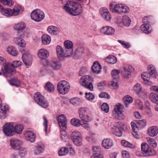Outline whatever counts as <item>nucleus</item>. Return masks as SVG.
Masks as SVG:
<instances>
[{"label": "nucleus", "mask_w": 158, "mask_h": 158, "mask_svg": "<svg viewBox=\"0 0 158 158\" xmlns=\"http://www.w3.org/2000/svg\"><path fill=\"white\" fill-rule=\"evenodd\" d=\"M64 44L65 50H67L69 55L71 56L73 52V43L72 41L67 40L65 41Z\"/></svg>", "instance_id": "aec40b11"}, {"label": "nucleus", "mask_w": 158, "mask_h": 158, "mask_svg": "<svg viewBox=\"0 0 158 158\" xmlns=\"http://www.w3.org/2000/svg\"><path fill=\"white\" fill-rule=\"evenodd\" d=\"M131 125L133 131H137L139 128L137 123L136 124L134 122H131Z\"/></svg>", "instance_id": "338daca9"}, {"label": "nucleus", "mask_w": 158, "mask_h": 158, "mask_svg": "<svg viewBox=\"0 0 158 158\" xmlns=\"http://www.w3.org/2000/svg\"><path fill=\"white\" fill-rule=\"evenodd\" d=\"M123 128L115 126H114L111 128V131L112 133L115 136L118 137H121L122 136V133L121 131Z\"/></svg>", "instance_id": "412c9836"}, {"label": "nucleus", "mask_w": 158, "mask_h": 158, "mask_svg": "<svg viewBox=\"0 0 158 158\" xmlns=\"http://www.w3.org/2000/svg\"><path fill=\"white\" fill-rule=\"evenodd\" d=\"M1 3L4 5H7L10 6L13 3L11 0H0V3Z\"/></svg>", "instance_id": "6e6d98bb"}, {"label": "nucleus", "mask_w": 158, "mask_h": 158, "mask_svg": "<svg viewBox=\"0 0 158 158\" xmlns=\"http://www.w3.org/2000/svg\"><path fill=\"white\" fill-rule=\"evenodd\" d=\"M31 18L36 22H40L45 17V14L43 11L40 9L34 10L31 14Z\"/></svg>", "instance_id": "0eeeda50"}, {"label": "nucleus", "mask_w": 158, "mask_h": 158, "mask_svg": "<svg viewBox=\"0 0 158 158\" xmlns=\"http://www.w3.org/2000/svg\"><path fill=\"white\" fill-rule=\"evenodd\" d=\"M113 141L110 139H106L103 140L102 145L106 149H109L113 145Z\"/></svg>", "instance_id": "393cba45"}, {"label": "nucleus", "mask_w": 158, "mask_h": 158, "mask_svg": "<svg viewBox=\"0 0 158 158\" xmlns=\"http://www.w3.org/2000/svg\"><path fill=\"white\" fill-rule=\"evenodd\" d=\"M92 69L94 73L98 74L101 71L102 67L98 61H95L93 63L92 66Z\"/></svg>", "instance_id": "4be33fe9"}, {"label": "nucleus", "mask_w": 158, "mask_h": 158, "mask_svg": "<svg viewBox=\"0 0 158 158\" xmlns=\"http://www.w3.org/2000/svg\"><path fill=\"white\" fill-rule=\"evenodd\" d=\"M92 80L91 77L88 75H85L81 78L80 80V83L81 85L92 91L93 89V86L91 82Z\"/></svg>", "instance_id": "20e7f679"}, {"label": "nucleus", "mask_w": 158, "mask_h": 158, "mask_svg": "<svg viewBox=\"0 0 158 158\" xmlns=\"http://www.w3.org/2000/svg\"><path fill=\"white\" fill-rule=\"evenodd\" d=\"M84 49L83 48H78L76 50L75 52V55L78 56H81L84 53Z\"/></svg>", "instance_id": "5fc2aeb1"}, {"label": "nucleus", "mask_w": 158, "mask_h": 158, "mask_svg": "<svg viewBox=\"0 0 158 158\" xmlns=\"http://www.w3.org/2000/svg\"><path fill=\"white\" fill-rule=\"evenodd\" d=\"M10 141L11 148L16 150L19 149L22 144L21 141L19 139L16 138L11 139Z\"/></svg>", "instance_id": "2eb2a0df"}, {"label": "nucleus", "mask_w": 158, "mask_h": 158, "mask_svg": "<svg viewBox=\"0 0 158 158\" xmlns=\"http://www.w3.org/2000/svg\"><path fill=\"white\" fill-rule=\"evenodd\" d=\"M131 22L130 18L127 16H124L123 18V23L124 26L128 27Z\"/></svg>", "instance_id": "ea45409f"}, {"label": "nucleus", "mask_w": 158, "mask_h": 158, "mask_svg": "<svg viewBox=\"0 0 158 158\" xmlns=\"http://www.w3.org/2000/svg\"><path fill=\"white\" fill-rule=\"evenodd\" d=\"M9 82L10 85H12L18 87L20 85V82L17 78H13L9 81Z\"/></svg>", "instance_id": "58836bf2"}, {"label": "nucleus", "mask_w": 158, "mask_h": 158, "mask_svg": "<svg viewBox=\"0 0 158 158\" xmlns=\"http://www.w3.org/2000/svg\"><path fill=\"white\" fill-rule=\"evenodd\" d=\"M85 97L87 100L90 101H92L95 98L94 96L90 92L86 93Z\"/></svg>", "instance_id": "603ef678"}, {"label": "nucleus", "mask_w": 158, "mask_h": 158, "mask_svg": "<svg viewBox=\"0 0 158 158\" xmlns=\"http://www.w3.org/2000/svg\"><path fill=\"white\" fill-rule=\"evenodd\" d=\"M99 97L101 98H105L107 99H110V96L106 92H102L99 95Z\"/></svg>", "instance_id": "69168bd1"}, {"label": "nucleus", "mask_w": 158, "mask_h": 158, "mask_svg": "<svg viewBox=\"0 0 158 158\" xmlns=\"http://www.w3.org/2000/svg\"><path fill=\"white\" fill-rule=\"evenodd\" d=\"M114 118L116 120H123L125 116L122 113V111H113Z\"/></svg>", "instance_id": "a878e982"}, {"label": "nucleus", "mask_w": 158, "mask_h": 158, "mask_svg": "<svg viewBox=\"0 0 158 158\" xmlns=\"http://www.w3.org/2000/svg\"><path fill=\"white\" fill-rule=\"evenodd\" d=\"M12 125L7 123L3 126V131L7 136H12L15 134Z\"/></svg>", "instance_id": "9b49d317"}, {"label": "nucleus", "mask_w": 158, "mask_h": 158, "mask_svg": "<svg viewBox=\"0 0 158 158\" xmlns=\"http://www.w3.org/2000/svg\"><path fill=\"white\" fill-rule=\"evenodd\" d=\"M42 43L44 45L49 44L51 42V39L50 37L47 35H44L41 37Z\"/></svg>", "instance_id": "c756f323"}, {"label": "nucleus", "mask_w": 158, "mask_h": 158, "mask_svg": "<svg viewBox=\"0 0 158 158\" xmlns=\"http://www.w3.org/2000/svg\"><path fill=\"white\" fill-rule=\"evenodd\" d=\"M87 114L86 109L84 107H82L79 109V116L81 115V117L82 115Z\"/></svg>", "instance_id": "bf43d9fd"}, {"label": "nucleus", "mask_w": 158, "mask_h": 158, "mask_svg": "<svg viewBox=\"0 0 158 158\" xmlns=\"http://www.w3.org/2000/svg\"><path fill=\"white\" fill-rule=\"evenodd\" d=\"M26 136L27 140L31 142H34L35 140V136L33 133L31 131H27L26 133Z\"/></svg>", "instance_id": "c85d7f7f"}, {"label": "nucleus", "mask_w": 158, "mask_h": 158, "mask_svg": "<svg viewBox=\"0 0 158 158\" xmlns=\"http://www.w3.org/2000/svg\"><path fill=\"white\" fill-rule=\"evenodd\" d=\"M58 120L60 127L61 129L64 130L67 127V122L65 116L64 114L60 115L58 117Z\"/></svg>", "instance_id": "4468645a"}, {"label": "nucleus", "mask_w": 158, "mask_h": 158, "mask_svg": "<svg viewBox=\"0 0 158 158\" xmlns=\"http://www.w3.org/2000/svg\"><path fill=\"white\" fill-rule=\"evenodd\" d=\"M72 140L75 145L77 146H81L82 144V139L81 137H78Z\"/></svg>", "instance_id": "8fccbe9b"}, {"label": "nucleus", "mask_w": 158, "mask_h": 158, "mask_svg": "<svg viewBox=\"0 0 158 158\" xmlns=\"http://www.w3.org/2000/svg\"><path fill=\"white\" fill-rule=\"evenodd\" d=\"M48 31L50 33L53 35H56L60 32V30L56 27L50 26L48 27Z\"/></svg>", "instance_id": "bb28decb"}, {"label": "nucleus", "mask_w": 158, "mask_h": 158, "mask_svg": "<svg viewBox=\"0 0 158 158\" xmlns=\"http://www.w3.org/2000/svg\"><path fill=\"white\" fill-rule=\"evenodd\" d=\"M79 116L80 118L84 122H88L89 121V116H88L87 114L83 115L82 117L81 115Z\"/></svg>", "instance_id": "0e129e2a"}, {"label": "nucleus", "mask_w": 158, "mask_h": 158, "mask_svg": "<svg viewBox=\"0 0 158 158\" xmlns=\"http://www.w3.org/2000/svg\"><path fill=\"white\" fill-rule=\"evenodd\" d=\"M19 150V154L21 157L24 156L26 153L27 150L26 149L24 148L20 147Z\"/></svg>", "instance_id": "3c124183"}, {"label": "nucleus", "mask_w": 158, "mask_h": 158, "mask_svg": "<svg viewBox=\"0 0 158 158\" xmlns=\"http://www.w3.org/2000/svg\"><path fill=\"white\" fill-rule=\"evenodd\" d=\"M20 8L16 7L13 10L10 9H5L2 6H0V12L2 14L7 17H10L12 15H18L19 12Z\"/></svg>", "instance_id": "7ed1b4c3"}, {"label": "nucleus", "mask_w": 158, "mask_h": 158, "mask_svg": "<svg viewBox=\"0 0 158 158\" xmlns=\"http://www.w3.org/2000/svg\"><path fill=\"white\" fill-rule=\"evenodd\" d=\"M34 99L35 102L39 105L44 108H47L48 104L44 97L39 93H35L34 95Z\"/></svg>", "instance_id": "423d86ee"}, {"label": "nucleus", "mask_w": 158, "mask_h": 158, "mask_svg": "<svg viewBox=\"0 0 158 158\" xmlns=\"http://www.w3.org/2000/svg\"><path fill=\"white\" fill-rule=\"evenodd\" d=\"M44 149L40 145H38L34 150V151L35 154H38L43 152Z\"/></svg>", "instance_id": "49530a36"}, {"label": "nucleus", "mask_w": 158, "mask_h": 158, "mask_svg": "<svg viewBox=\"0 0 158 158\" xmlns=\"http://www.w3.org/2000/svg\"><path fill=\"white\" fill-rule=\"evenodd\" d=\"M100 13L102 18L106 20H110L111 17L110 12L106 7H103L100 10Z\"/></svg>", "instance_id": "dca6fc26"}, {"label": "nucleus", "mask_w": 158, "mask_h": 158, "mask_svg": "<svg viewBox=\"0 0 158 158\" xmlns=\"http://www.w3.org/2000/svg\"><path fill=\"white\" fill-rule=\"evenodd\" d=\"M121 143L122 145L125 147L132 148V144L126 140H122Z\"/></svg>", "instance_id": "4d7b16f0"}, {"label": "nucleus", "mask_w": 158, "mask_h": 158, "mask_svg": "<svg viewBox=\"0 0 158 158\" xmlns=\"http://www.w3.org/2000/svg\"><path fill=\"white\" fill-rule=\"evenodd\" d=\"M120 73L118 70L114 69L112 71L111 74L114 80L118 79L119 78V74Z\"/></svg>", "instance_id": "79ce46f5"}, {"label": "nucleus", "mask_w": 158, "mask_h": 158, "mask_svg": "<svg viewBox=\"0 0 158 158\" xmlns=\"http://www.w3.org/2000/svg\"><path fill=\"white\" fill-rule=\"evenodd\" d=\"M118 42L124 48H127L130 47L129 44L127 42L121 40H118Z\"/></svg>", "instance_id": "680f3d73"}, {"label": "nucleus", "mask_w": 158, "mask_h": 158, "mask_svg": "<svg viewBox=\"0 0 158 158\" xmlns=\"http://www.w3.org/2000/svg\"><path fill=\"white\" fill-rule=\"evenodd\" d=\"M14 42L19 46L24 47L25 46V44L24 43V40L21 38L19 37H15L14 39Z\"/></svg>", "instance_id": "2f4dec72"}, {"label": "nucleus", "mask_w": 158, "mask_h": 158, "mask_svg": "<svg viewBox=\"0 0 158 158\" xmlns=\"http://www.w3.org/2000/svg\"><path fill=\"white\" fill-rule=\"evenodd\" d=\"M148 143L150 145L154 148H155L157 146V143L152 138L148 137L147 138Z\"/></svg>", "instance_id": "37998d69"}, {"label": "nucleus", "mask_w": 158, "mask_h": 158, "mask_svg": "<svg viewBox=\"0 0 158 158\" xmlns=\"http://www.w3.org/2000/svg\"><path fill=\"white\" fill-rule=\"evenodd\" d=\"M134 71V68L132 66L128 65L122 68L121 73L125 78H128L131 77V72Z\"/></svg>", "instance_id": "f8f14e48"}, {"label": "nucleus", "mask_w": 158, "mask_h": 158, "mask_svg": "<svg viewBox=\"0 0 158 158\" xmlns=\"http://www.w3.org/2000/svg\"><path fill=\"white\" fill-rule=\"evenodd\" d=\"M101 109L102 111L107 113L109 111V105L107 103H104L101 106Z\"/></svg>", "instance_id": "864d4df0"}, {"label": "nucleus", "mask_w": 158, "mask_h": 158, "mask_svg": "<svg viewBox=\"0 0 158 158\" xmlns=\"http://www.w3.org/2000/svg\"><path fill=\"white\" fill-rule=\"evenodd\" d=\"M148 17H146L143 19V20L144 23L141 26V29L142 31L146 34H150L152 32V30L149 27V22L148 21Z\"/></svg>", "instance_id": "ddd939ff"}, {"label": "nucleus", "mask_w": 158, "mask_h": 158, "mask_svg": "<svg viewBox=\"0 0 158 158\" xmlns=\"http://www.w3.org/2000/svg\"><path fill=\"white\" fill-rule=\"evenodd\" d=\"M148 135L151 137H154L158 134V127L156 126H152L149 128L148 130Z\"/></svg>", "instance_id": "b1692460"}, {"label": "nucleus", "mask_w": 158, "mask_h": 158, "mask_svg": "<svg viewBox=\"0 0 158 158\" xmlns=\"http://www.w3.org/2000/svg\"><path fill=\"white\" fill-rule=\"evenodd\" d=\"M148 72L145 73L144 75H142V78L144 81L147 80L148 77L150 76L152 78H156L157 73L156 72L155 70L154 69L153 66L149 65L148 66Z\"/></svg>", "instance_id": "1a4fd4ad"}, {"label": "nucleus", "mask_w": 158, "mask_h": 158, "mask_svg": "<svg viewBox=\"0 0 158 158\" xmlns=\"http://www.w3.org/2000/svg\"><path fill=\"white\" fill-rule=\"evenodd\" d=\"M48 65L51 67L54 70H57L60 69L61 67V64L60 62L54 60L50 63L48 60H45Z\"/></svg>", "instance_id": "f3484780"}, {"label": "nucleus", "mask_w": 158, "mask_h": 158, "mask_svg": "<svg viewBox=\"0 0 158 158\" xmlns=\"http://www.w3.org/2000/svg\"><path fill=\"white\" fill-rule=\"evenodd\" d=\"M21 63L22 62L20 61L16 60L13 61L12 64H10L11 66V68L13 70V73H10L7 74V75L9 76L8 77H10L11 75L15 73V72L14 71L13 68H17L19 67L21 65Z\"/></svg>", "instance_id": "cd10ccee"}, {"label": "nucleus", "mask_w": 158, "mask_h": 158, "mask_svg": "<svg viewBox=\"0 0 158 158\" xmlns=\"http://www.w3.org/2000/svg\"><path fill=\"white\" fill-rule=\"evenodd\" d=\"M26 26V24L23 22H20L17 23L14 26V28L17 30H22L24 29Z\"/></svg>", "instance_id": "7c9ffc66"}, {"label": "nucleus", "mask_w": 158, "mask_h": 158, "mask_svg": "<svg viewBox=\"0 0 158 158\" xmlns=\"http://www.w3.org/2000/svg\"><path fill=\"white\" fill-rule=\"evenodd\" d=\"M69 150L67 148L62 147L59 151L58 153L60 156L66 155L69 152Z\"/></svg>", "instance_id": "e433bc0d"}, {"label": "nucleus", "mask_w": 158, "mask_h": 158, "mask_svg": "<svg viewBox=\"0 0 158 158\" xmlns=\"http://www.w3.org/2000/svg\"><path fill=\"white\" fill-rule=\"evenodd\" d=\"M110 9L112 12L118 14L128 13L129 11V8L127 6L122 4L114 5V4H111L110 6Z\"/></svg>", "instance_id": "f03ea898"}, {"label": "nucleus", "mask_w": 158, "mask_h": 158, "mask_svg": "<svg viewBox=\"0 0 158 158\" xmlns=\"http://www.w3.org/2000/svg\"><path fill=\"white\" fill-rule=\"evenodd\" d=\"M23 128V125L17 124L15 126L14 130L15 132V133L16 132L17 134H19L21 132Z\"/></svg>", "instance_id": "c03bdc74"}, {"label": "nucleus", "mask_w": 158, "mask_h": 158, "mask_svg": "<svg viewBox=\"0 0 158 158\" xmlns=\"http://www.w3.org/2000/svg\"><path fill=\"white\" fill-rule=\"evenodd\" d=\"M156 152L155 150L153 149L149 148L148 150L146 152L144 156H153L156 154Z\"/></svg>", "instance_id": "de8ad7c7"}, {"label": "nucleus", "mask_w": 158, "mask_h": 158, "mask_svg": "<svg viewBox=\"0 0 158 158\" xmlns=\"http://www.w3.org/2000/svg\"><path fill=\"white\" fill-rule=\"evenodd\" d=\"M7 51L9 54L12 56H16L17 55V52L15 48L13 46L8 47Z\"/></svg>", "instance_id": "f704fd0d"}, {"label": "nucleus", "mask_w": 158, "mask_h": 158, "mask_svg": "<svg viewBox=\"0 0 158 158\" xmlns=\"http://www.w3.org/2000/svg\"><path fill=\"white\" fill-rule=\"evenodd\" d=\"M81 133L78 131H74L73 132L71 135V138L72 140L78 138V137H81Z\"/></svg>", "instance_id": "a19ab883"}, {"label": "nucleus", "mask_w": 158, "mask_h": 158, "mask_svg": "<svg viewBox=\"0 0 158 158\" xmlns=\"http://www.w3.org/2000/svg\"><path fill=\"white\" fill-rule=\"evenodd\" d=\"M82 8L79 3L73 1L67 2L63 8L66 12L73 16L79 15L82 11Z\"/></svg>", "instance_id": "f257e3e1"}, {"label": "nucleus", "mask_w": 158, "mask_h": 158, "mask_svg": "<svg viewBox=\"0 0 158 158\" xmlns=\"http://www.w3.org/2000/svg\"><path fill=\"white\" fill-rule=\"evenodd\" d=\"M148 145L145 143H143L141 144V148L142 151L145 154L146 152L148 150Z\"/></svg>", "instance_id": "13d9d810"}, {"label": "nucleus", "mask_w": 158, "mask_h": 158, "mask_svg": "<svg viewBox=\"0 0 158 158\" xmlns=\"http://www.w3.org/2000/svg\"><path fill=\"white\" fill-rule=\"evenodd\" d=\"M38 55L41 59H45L49 56V53L47 50L42 49L38 51Z\"/></svg>", "instance_id": "5701e85b"}, {"label": "nucleus", "mask_w": 158, "mask_h": 158, "mask_svg": "<svg viewBox=\"0 0 158 158\" xmlns=\"http://www.w3.org/2000/svg\"><path fill=\"white\" fill-rule=\"evenodd\" d=\"M22 59L27 68H28L31 66L32 59L29 54L26 53H24L22 56Z\"/></svg>", "instance_id": "6ab92c4d"}, {"label": "nucleus", "mask_w": 158, "mask_h": 158, "mask_svg": "<svg viewBox=\"0 0 158 158\" xmlns=\"http://www.w3.org/2000/svg\"><path fill=\"white\" fill-rule=\"evenodd\" d=\"M149 98L152 102L158 104V95L154 93H151L149 95Z\"/></svg>", "instance_id": "473e14b6"}, {"label": "nucleus", "mask_w": 158, "mask_h": 158, "mask_svg": "<svg viewBox=\"0 0 158 158\" xmlns=\"http://www.w3.org/2000/svg\"><path fill=\"white\" fill-rule=\"evenodd\" d=\"M146 122L145 120L143 119L138 121L137 124L139 128H142L146 126Z\"/></svg>", "instance_id": "09e8293b"}, {"label": "nucleus", "mask_w": 158, "mask_h": 158, "mask_svg": "<svg viewBox=\"0 0 158 158\" xmlns=\"http://www.w3.org/2000/svg\"><path fill=\"white\" fill-rule=\"evenodd\" d=\"M91 158H103L102 156L100 154L94 153L91 157Z\"/></svg>", "instance_id": "774afa93"}, {"label": "nucleus", "mask_w": 158, "mask_h": 158, "mask_svg": "<svg viewBox=\"0 0 158 158\" xmlns=\"http://www.w3.org/2000/svg\"><path fill=\"white\" fill-rule=\"evenodd\" d=\"M100 32L106 35H111L114 34L115 30L112 27L106 26L101 28L100 29Z\"/></svg>", "instance_id": "a211bd4d"}, {"label": "nucleus", "mask_w": 158, "mask_h": 158, "mask_svg": "<svg viewBox=\"0 0 158 158\" xmlns=\"http://www.w3.org/2000/svg\"><path fill=\"white\" fill-rule=\"evenodd\" d=\"M57 90L60 93L65 94L69 91L70 85L69 83L65 81H60L57 84Z\"/></svg>", "instance_id": "39448f33"}, {"label": "nucleus", "mask_w": 158, "mask_h": 158, "mask_svg": "<svg viewBox=\"0 0 158 158\" xmlns=\"http://www.w3.org/2000/svg\"><path fill=\"white\" fill-rule=\"evenodd\" d=\"M46 90L48 92H52L54 90V85L51 82H48L45 86Z\"/></svg>", "instance_id": "4c0bfd02"}, {"label": "nucleus", "mask_w": 158, "mask_h": 158, "mask_svg": "<svg viewBox=\"0 0 158 158\" xmlns=\"http://www.w3.org/2000/svg\"><path fill=\"white\" fill-rule=\"evenodd\" d=\"M141 86L138 83L136 84L134 86V89L138 93H139L141 90Z\"/></svg>", "instance_id": "e2e57ef3"}, {"label": "nucleus", "mask_w": 158, "mask_h": 158, "mask_svg": "<svg viewBox=\"0 0 158 158\" xmlns=\"http://www.w3.org/2000/svg\"><path fill=\"white\" fill-rule=\"evenodd\" d=\"M123 101L126 106L130 103L132 102L133 100L132 98L129 95H127L123 98Z\"/></svg>", "instance_id": "72a5a7b5"}, {"label": "nucleus", "mask_w": 158, "mask_h": 158, "mask_svg": "<svg viewBox=\"0 0 158 158\" xmlns=\"http://www.w3.org/2000/svg\"><path fill=\"white\" fill-rule=\"evenodd\" d=\"M0 64H2L4 68V70L3 72V75L6 77L9 76L7 75L10 73H13V71L11 68L10 64L6 62L5 59L3 57L0 56Z\"/></svg>", "instance_id": "6e6552de"}, {"label": "nucleus", "mask_w": 158, "mask_h": 158, "mask_svg": "<svg viewBox=\"0 0 158 158\" xmlns=\"http://www.w3.org/2000/svg\"><path fill=\"white\" fill-rule=\"evenodd\" d=\"M116 107L114 109V111H122V110L124 108L123 105L120 103H118L116 105Z\"/></svg>", "instance_id": "052dcab7"}, {"label": "nucleus", "mask_w": 158, "mask_h": 158, "mask_svg": "<svg viewBox=\"0 0 158 158\" xmlns=\"http://www.w3.org/2000/svg\"><path fill=\"white\" fill-rule=\"evenodd\" d=\"M67 51L60 45H57L56 48L57 56L60 59L71 56Z\"/></svg>", "instance_id": "9d476101"}, {"label": "nucleus", "mask_w": 158, "mask_h": 158, "mask_svg": "<svg viewBox=\"0 0 158 158\" xmlns=\"http://www.w3.org/2000/svg\"><path fill=\"white\" fill-rule=\"evenodd\" d=\"M71 124L75 127H78L81 124L80 121L76 118H72L71 121Z\"/></svg>", "instance_id": "a18cd8bd"}, {"label": "nucleus", "mask_w": 158, "mask_h": 158, "mask_svg": "<svg viewBox=\"0 0 158 158\" xmlns=\"http://www.w3.org/2000/svg\"><path fill=\"white\" fill-rule=\"evenodd\" d=\"M106 61L110 64H114L117 62V58L113 56H109L106 59Z\"/></svg>", "instance_id": "c9c22d12"}]
</instances>
